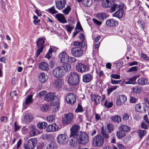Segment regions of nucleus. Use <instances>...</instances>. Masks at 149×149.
<instances>
[{"instance_id":"nucleus-1","label":"nucleus","mask_w":149,"mask_h":149,"mask_svg":"<svg viewBox=\"0 0 149 149\" xmlns=\"http://www.w3.org/2000/svg\"><path fill=\"white\" fill-rule=\"evenodd\" d=\"M79 126H73L70 129V137H73L79 143L85 144L89 141L88 136L85 132L79 131Z\"/></svg>"},{"instance_id":"nucleus-2","label":"nucleus","mask_w":149,"mask_h":149,"mask_svg":"<svg viewBox=\"0 0 149 149\" xmlns=\"http://www.w3.org/2000/svg\"><path fill=\"white\" fill-rule=\"evenodd\" d=\"M68 81L72 85H76L78 84L79 81V76L76 72H71L68 79Z\"/></svg>"},{"instance_id":"nucleus-3","label":"nucleus","mask_w":149,"mask_h":149,"mask_svg":"<svg viewBox=\"0 0 149 149\" xmlns=\"http://www.w3.org/2000/svg\"><path fill=\"white\" fill-rule=\"evenodd\" d=\"M54 76L57 78L63 77L65 74L64 68L61 66L55 68L53 71Z\"/></svg>"},{"instance_id":"nucleus-4","label":"nucleus","mask_w":149,"mask_h":149,"mask_svg":"<svg viewBox=\"0 0 149 149\" xmlns=\"http://www.w3.org/2000/svg\"><path fill=\"white\" fill-rule=\"evenodd\" d=\"M93 144L95 147H101L104 143V139L100 135L95 136L93 140Z\"/></svg>"},{"instance_id":"nucleus-5","label":"nucleus","mask_w":149,"mask_h":149,"mask_svg":"<svg viewBox=\"0 0 149 149\" xmlns=\"http://www.w3.org/2000/svg\"><path fill=\"white\" fill-rule=\"evenodd\" d=\"M68 136L66 134H61L58 135L57 141L59 144H64L68 143Z\"/></svg>"},{"instance_id":"nucleus-6","label":"nucleus","mask_w":149,"mask_h":149,"mask_svg":"<svg viewBox=\"0 0 149 149\" xmlns=\"http://www.w3.org/2000/svg\"><path fill=\"white\" fill-rule=\"evenodd\" d=\"M44 42L45 39L43 38L39 39L37 41L36 44L38 47V49L36 52V54L37 56L39 55L42 51L44 47Z\"/></svg>"},{"instance_id":"nucleus-7","label":"nucleus","mask_w":149,"mask_h":149,"mask_svg":"<svg viewBox=\"0 0 149 149\" xmlns=\"http://www.w3.org/2000/svg\"><path fill=\"white\" fill-rule=\"evenodd\" d=\"M71 52L72 55L76 57H80L82 55V49L80 47H75L72 49Z\"/></svg>"},{"instance_id":"nucleus-8","label":"nucleus","mask_w":149,"mask_h":149,"mask_svg":"<svg viewBox=\"0 0 149 149\" xmlns=\"http://www.w3.org/2000/svg\"><path fill=\"white\" fill-rule=\"evenodd\" d=\"M76 100V96L73 93H68L66 96V100L67 103L71 105L74 104Z\"/></svg>"},{"instance_id":"nucleus-9","label":"nucleus","mask_w":149,"mask_h":149,"mask_svg":"<svg viewBox=\"0 0 149 149\" xmlns=\"http://www.w3.org/2000/svg\"><path fill=\"white\" fill-rule=\"evenodd\" d=\"M73 117V115L72 113H68L66 114L63 119L62 122L63 124H69L72 120Z\"/></svg>"},{"instance_id":"nucleus-10","label":"nucleus","mask_w":149,"mask_h":149,"mask_svg":"<svg viewBox=\"0 0 149 149\" xmlns=\"http://www.w3.org/2000/svg\"><path fill=\"white\" fill-rule=\"evenodd\" d=\"M76 68L77 70L81 73L84 72L88 70V67L83 64L78 63L77 64Z\"/></svg>"},{"instance_id":"nucleus-11","label":"nucleus","mask_w":149,"mask_h":149,"mask_svg":"<svg viewBox=\"0 0 149 149\" xmlns=\"http://www.w3.org/2000/svg\"><path fill=\"white\" fill-rule=\"evenodd\" d=\"M37 143V140L36 139L33 138L29 139L28 141L27 148L33 149L36 146Z\"/></svg>"},{"instance_id":"nucleus-12","label":"nucleus","mask_w":149,"mask_h":149,"mask_svg":"<svg viewBox=\"0 0 149 149\" xmlns=\"http://www.w3.org/2000/svg\"><path fill=\"white\" fill-rule=\"evenodd\" d=\"M59 57L62 63H65L68 61L69 56L65 52L60 53L59 55Z\"/></svg>"},{"instance_id":"nucleus-13","label":"nucleus","mask_w":149,"mask_h":149,"mask_svg":"<svg viewBox=\"0 0 149 149\" xmlns=\"http://www.w3.org/2000/svg\"><path fill=\"white\" fill-rule=\"evenodd\" d=\"M58 129V126L54 123L48 125L46 128V131L48 132H54L57 131Z\"/></svg>"},{"instance_id":"nucleus-14","label":"nucleus","mask_w":149,"mask_h":149,"mask_svg":"<svg viewBox=\"0 0 149 149\" xmlns=\"http://www.w3.org/2000/svg\"><path fill=\"white\" fill-rule=\"evenodd\" d=\"M55 4L56 8L61 10L65 7L66 2L64 0H55Z\"/></svg>"},{"instance_id":"nucleus-15","label":"nucleus","mask_w":149,"mask_h":149,"mask_svg":"<svg viewBox=\"0 0 149 149\" xmlns=\"http://www.w3.org/2000/svg\"><path fill=\"white\" fill-rule=\"evenodd\" d=\"M29 128L30 130L29 134L31 136H33L37 135L38 131L34 125H29Z\"/></svg>"},{"instance_id":"nucleus-16","label":"nucleus","mask_w":149,"mask_h":149,"mask_svg":"<svg viewBox=\"0 0 149 149\" xmlns=\"http://www.w3.org/2000/svg\"><path fill=\"white\" fill-rule=\"evenodd\" d=\"M124 14V10L123 6L118 9L117 11L113 14V16L119 18H122Z\"/></svg>"},{"instance_id":"nucleus-17","label":"nucleus","mask_w":149,"mask_h":149,"mask_svg":"<svg viewBox=\"0 0 149 149\" xmlns=\"http://www.w3.org/2000/svg\"><path fill=\"white\" fill-rule=\"evenodd\" d=\"M55 17L58 21L64 24L67 23V21L65 20L63 15L61 13H58L55 15Z\"/></svg>"},{"instance_id":"nucleus-18","label":"nucleus","mask_w":149,"mask_h":149,"mask_svg":"<svg viewBox=\"0 0 149 149\" xmlns=\"http://www.w3.org/2000/svg\"><path fill=\"white\" fill-rule=\"evenodd\" d=\"M38 77L39 80L41 83L45 82L48 79V77L47 75L44 72L40 73Z\"/></svg>"},{"instance_id":"nucleus-19","label":"nucleus","mask_w":149,"mask_h":149,"mask_svg":"<svg viewBox=\"0 0 149 149\" xmlns=\"http://www.w3.org/2000/svg\"><path fill=\"white\" fill-rule=\"evenodd\" d=\"M101 98V97L97 95H93L91 97V101L96 105H97L100 103Z\"/></svg>"},{"instance_id":"nucleus-20","label":"nucleus","mask_w":149,"mask_h":149,"mask_svg":"<svg viewBox=\"0 0 149 149\" xmlns=\"http://www.w3.org/2000/svg\"><path fill=\"white\" fill-rule=\"evenodd\" d=\"M39 69L42 70L47 71L49 69V67L48 64L45 62H42L39 65Z\"/></svg>"},{"instance_id":"nucleus-21","label":"nucleus","mask_w":149,"mask_h":149,"mask_svg":"<svg viewBox=\"0 0 149 149\" xmlns=\"http://www.w3.org/2000/svg\"><path fill=\"white\" fill-rule=\"evenodd\" d=\"M34 118L33 115L31 113L25 115L24 116V120L27 123H30L32 121Z\"/></svg>"},{"instance_id":"nucleus-22","label":"nucleus","mask_w":149,"mask_h":149,"mask_svg":"<svg viewBox=\"0 0 149 149\" xmlns=\"http://www.w3.org/2000/svg\"><path fill=\"white\" fill-rule=\"evenodd\" d=\"M106 23L107 25L109 26H115L117 24L116 20L113 19H108Z\"/></svg>"},{"instance_id":"nucleus-23","label":"nucleus","mask_w":149,"mask_h":149,"mask_svg":"<svg viewBox=\"0 0 149 149\" xmlns=\"http://www.w3.org/2000/svg\"><path fill=\"white\" fill-rule=\"evenodd\" d=\"M118 129L125 134L130 130V128L127 125H121L119 126Z\"/></svg>"},{"instance_id":"nucleus-24","label":"nucleus","mask_w":149,"mask_h":149,"mask_svg":"<svg viewBox=\"0 0 149 149\" xmlns=\"http://www.w3.org/2000/svg\"><path fill=\"white\" fill-rule=\"evenodd\" d=\"M92 79V76L90 74H85L83 77V81L85 83L90 82Z\"/></svg>"},{"instance_id":"nucleus-25","label":"nucleus","mask_w":149,"mask_h":149,"mask_svg":"<svg viewBox=\"0 0 149 149\" xmlns=\"http://www.w3.org/2000/svg\"><path fill=\"white\" fill-rule=\"evenodd\" d=\"M54 98V94L53 93H50L47 94L45 96V100L47 102L52 100Z\"/></svg>"},{"instance_id":"nucleus-26","label":"nucleus","mask_w":149,"mask_h":149,"mask_svg":"<svg viewBox=\"0 0 149 149\" xmlns=\"http://www.w3.org/2000/svg\"><path fill=\"white\" fill-rule=\"evenodd\" d=\"M114 1V0H105V2L102 3L103 6L104 8L110 7L111 6L112 3Z\"/></svg>"},{"instance_id":"nucleus-27","label":"nucleus","mask_w":149,"mask_h":149,"mask_svg":"<svg viewBox=\"0 0 149 149\" xmlns=\"http://www.w3.org/2000/svg\"><path fill=\"white\" fill-rule=\"evenodd\" d=\"M106 14L103 13H98L96 15L97 18L101 21L104 20V18H106Z\"/></svg>"},{"instance_id":"nucleus-28","label":"nucleus","mask_w":149,"mask_h":149,"mask_svg":"<svg viewBox=\"0 0 149 149\" xmlns=\"http://www.w3.org/2000/svg\"><path fill=\"white\" fill-rule=\"evenodd\" d=\"M53 105V109L54 110H53V111L54 112H56L58 110L59 108V101L58 99H57L56 101L55 102V103L54 102Z\"/></svg>"},{"instance_id":"nucleus-29","label":"nucleus","mask_w":149,"mask_h":149,"mask_svg":"<svg viewBox=\"0 0 149 149\" xmlns=\"http://www.w3.org/2000/svg\"><path fill=\"white\" fill-rule=\"evenodd\" d=\"M57 148V144L54 142H51L47 147V149H55Z\"/></svg>"},{"instance_id":"nucleus-30","label":"nucleus","mask_w":149,"mask_h":149,"mask_svg":"<svg viewBox=\"0 0 149 149\" xmlns=\"http://www.w3.org/2000/svg\"><path fill=\"white\" fill-rule=\"evenodd\" d=\"M148 81V79L145 78H139L138 80V82L139 84L141 85H145L147 83Z\"/></svg>"},{"instance_id":"nucleus-31","label":"nucleus","mask_w":149,"mask_h":149,"mask_svg":"<svg viewBox=\"0 0 149 149\" xmlns=\"http://www.w3.org/2000/svg\"><path fill=\"white\" fill-rule=\"evenodd\" d=\"M136 79V77H134L128 79V81L125 82V83L126 84H132L134 85L135 83Z\"/></svg>"},{"instance_id":"nucleus-32","label":"nucleus","mask_w":149,"mask_h":149,"mask_svg":"<svg viewBox=\"0 0 149 149\" xmlns=\"http://www.w3.org/2000/svg\"><path fill=\"white\" fill-rule=\"evenodd\" d=\"M132 92L135 94L139 93L142 91L141 88L140 86H137L134 87L132 90Z\"/></svg>"},{"instance_id":"nucleus-33","label":"nucleus","mask_w":149,"mask_h":149,"mask_svg":"<svg viewBox=\"0 0 149 149\" xmlns=\"http://www.w3.org/2000/svg\"><path fill=\"white\" fill-rule=\"evenodd\" d=\"M92 0H83L82 4L85 7H89L92 4Z\"/></svg>"},{"instance_id":"nucleus-34","label":"nucleus","mask_w":149,"mask_h":149,"mask_svg":"<svg viewBox=\"0 0 149 149\" xmlns=\"http://www.w3.org/2000/svg\"><path fill=\"white\" fill-rule=\"evenodd\" d=\"M47 11L52 15H54L58 13V11L56 10L55 7L54 6H53L49 8Z\"/></svg>"},{"instance_id":"nucleus-35","label":"nucleus","mask_w":149,"mask_h":149,"mask_svg":"<svg viewBox=\"0 0 149 149\" xmlns=\"http://www.w3.org/2000/svg\"><path fill=\"white\" fill-rule=\"evenodd\" d=\"M63 83L61 79H58L55 81L54 85L57 88H60L62 86Z\"/></svg>"},{"instance_id":"nucleus-36","label":"nucleus","mask_w":149,"mask_h":149,"mask_svg":"<svg viewBox=\"0 0 149 149\" xmlns=\"http://www.w3.org/2000/svg\"><path fill=\"white\" fill-rule=\"evenodd\" d=\"M32 97V95H30L27 97L25 102V104L26 105H29L33 102Z\"/></svg>"},{"instance_id":"nucleus-37","label":"nucleus","mask_w":149,"mask_h":149,"mask_svg":"<svg viewBox=\"0 0 149 149\" xmlns=\"http://www.w3.org/2000/svg\"><path fill=\"white\" fill-rule=\"evenodd\" d=\"M116 135L118 139H122L125 136V134L119 130L117 132Z\"/></svg>"},{"instance_id":"nucleus-38","label":"nucleus","mask_w":149,"mask_h":149,"mask_svg":"<svg viewBox=\"0 0 149 149\" xmlns=\"http://www.w3.org/2000/svg\"><path fill=\"white\" fill-rule=\"evenodd\" d=\"M112 120L115 122L119 123L121 121V118L118 116H112L111 118Z\"/></svg>"},{"instance_id":"nucleus-39","label":"nucleus","mask_w":149,"mask_h":149,"mask_svg":"<svg viewBox=\"0 0 149 149\" xmlns=\"http://www.w3.org/2000/svg\"><path fill=\"white\" fill-rule=\"evenodd\" d=\"M111 10L112 12L114 11L116 9L118 8L119 9L121 8L122 6H121V5H118L117 4H113L112 6H111Z\"/></svg>"},{"instance_id":"nucleus-40","label":"nucleus","mask_w":149,"mask_h":149,"mask_svg":"<svg viewBox=\"0 0 149 149\" xmlns=\"http://www.w3.org/2000/svg\"><path fill=\"white\" fill-rule=\"evenodd\" d=\"M136 110L139 112H143V110L142 109V104H136L135 106Z\"/></svg>"},{"instance_id":"nucleus-41","label":"nucleus","mask_w":149,"mask_h":149,"mask_svg":"<svg viewBox=\"0 0 149 149\" xmlns=\"http://www.w3.org/2000/svg\"><path fill=\"white\" fill-rule=\"evenodd\" d=\"M47 125V123L43 122L38 123L37 125V126L39 129H42L45 128Z\"/></svg>"},{"instance_id":"nucleus-42","label":"nucleus","mask_w":149,"mask_h":149,"mask_svg":"<svg viewBox=\"0 0 149 149\" xmlns=\"http://www.w3.org/2000/svg\"><path fill=\"white\" fill-rule=\"evenodd\" d=\"M63 66L64 68V70H65L67 71H69L71 70V66L69 64L65 63L64 64V66Z\"/></svg>"},{"instance_id":"nucleus-43","label":"nucleus","mask_w":149,"mask_h":149,"mask_svg":"<svg viewBox=\"0 0 149 149\" xmlns=\"http://www.w3.org/2000/svg\"><path fill=\"white\" fill-rule=\"evenodd\" d=\"M146 134V131L144 130H139L138 132V134L139 137L141 139Z\"/></svg>"},{"instance_id":"nucleus-44","label":"nucleus","mask_w":149,"mask_h":149,"mask_svg":"<svg viewBox=\"0 0 149 149\" xmlns=\"http://www.w3.org/2000/svg\"><path fill=\"white\" fill-rule=\"evenodd\" d=\"M65 27L67 31L70 33L72 32V30L74 28V26L70 24H67L65 25Z\"/></svg>"},{"instance_id":"nucleus-45","label":"nucleus","mask_w":149,"mask_h":149,"mask_svg":"<svg viewBox=\"0 0 149 149\" xmlns=\"http://www.w3.org/2000/svg\"><path fill=\"white\" fill-rule=\"evenodd\" d=\"M70 137H71L70 136ZM72 137L73 138H72L70 140V144L71 146L74 147L77 144V141H76V140H77L76 139H74L73 137Z\"/></svg>"},{"instance_id":"nucleus-46","label":"nucleus","mask_w":149,"mask_h":149,"mask_svg":"<svg viewBox=\"0 0 149 149\" xmlns=\"http://www.w3.org/2000/svg\"><path fill=\"white\" fill-rule=\"evenodd\" d=\"M54 52V50L52 48L49 49L48 53L46 55V57L49 59L52 56V53Z\"/></svg>"},{"instance_id":"nucleus-47","label":"nucleus","mask_w":149,"mask_h":149,"mask_svg":"<svg viewBox=\"0 0 149 149\" xmlns=\"http://www.w3.org/2000/svg\"><path fill=\"white\" fill-rule=\"evenodd\" d=\"M71 10V8L69 6H68L63 11V13L65 15H67L68 14Z\"/></svg>"},{"instance_id":"nucleus-48","label":"nucleus","mask_w":149,"mask_h":149,"mask_svg":"<svg viewBox=\"0 0 149 149\" xmlns=\"http://www.w3.org/2000/svg\"><path fill=\"white\" fill-rule=\"evenodd\" d=\"M47 121L52 122L55 120V116L54 115L49 116L47 117Z\"/></svg>"},{"instance_id":"nucleus-49","label":"nucleus","mask_w":149,"mask_h":149,"mask_svg":"<svg viewBox=\"0 0 149 149\" xmlns=\"http://www.w3.org/2000/svg\"><path fill=\"white\" fill-rule=\"evenodd\" d=\"M84 111L82 106L79 104H78L77 108L75 110L76 112H81Z\"/></svg>"},{"instance_id":"nucleus-50","label":"nucleus","mask_w":149,"mask_h":149,"mask_svg":"<svg viewBox=\"0 0 149 149\" xmlns=\"http://www.w3.org/2000/svg\"><path fill=\"white\" fill-rule=\"evenodd\" d=\"M113 105V104L112 102H107V100H106L104 104V105L105 106L107 107L108 108H109L111 107H112V106Z\"/></svg>"},{"instance_id":"nucleus-51","label":"nucleus","mask_w":149,"mask_h":149,"mask_svg":"<svg viewBox=\"0 0 149 149\" xmlns=\"http://www.w3.org/2000/svg\"><path fill=\"white\" fill-rule=\"evenodd\" d=\"M83 44L84 45V43L81 42H74V43L73 45L75 46H78V47H82Z\"/></svg>"},{"instance_id":"nucleus-52","label":"nucleus","mask_w":149,"mask_h":149,"mask_svg":"<svg viewBox=\"0 0 149 149\" xmlns=\"http://www.w3.org/2000/svg\"><path fill=\"white\" fill-rule=\"evenodd\" d=\"M137 70V66H134L130 68L127 71V72H130L136 71Z\"/></svg>"},{"instance_id":"nucleus-53","label":"nucleus","mask_w":149,"mask_h":149,"mask_svg":"<svg viewBox=\"0 0 149 149\" xmlns=\"http://www.w3.org/2000/svg\"><path fill=\"white\" fill-rule=\"evenodd\" d=\"M107 127L108 132L111 133L113 130V126L111 124H108L107 125Z\"/></svg>"},{"instance_id":"nucleus-54","label":"nucleus","mask_w":149,"mask_h":149,"mask_svg":"<svg viewBox=\"0 0 149 149\" xmlns=\"http://www.w3.org/2000/svg\"><path fill=\"white\" fill-rule=\"evenodd\" d=\"M119 97L120 98L122 102H123V103L124 104L127 100L126 97L125 95H120Z\"/></svg>"},{"instance_id":"nucleus-55","label":"nucleus","mask_w":149,"mask_h":149,"mask_svg":"<svg viewBox=\"0 0 149 149\" xmlns=\"http://www.w3.org/2000/svg\"><path fill=\"white\" fill-rule=\"evenodd\" d=\"M46 93V91L45 90H44L40 92L37 96L39 98H40L42 96H43Z\"/></svg>"},{"instance_id":"nucleus-56","label":"nucleus","mask_w":149,"mask_h":149,"mask_svg":"<svg viewBox=\"0 0 149 149\" xmlns=\"http://www.w3.org/2000/svg\"><path fill=\"white\" fill-rule=\"evenodd\" d=\"M111 78L116 79H119L120 78V76L119 75L116 74H112L111 75Z\"/></svg>"},{"instance_id":"nucleus-57","label":"nucleus","mask_w":149,"mask_h":149,"mask_svg":"<svg viewBox=\"0 0 149 149\" xmlns=\"http://www.w3.org/2000/svg\"><path fill=\"white\" fill-rule=\"evenodd\" d=\"M121 81V80H116L111 79V83L113 84H116L120 83Z\"/></svg>"},{"instance_id":"nucleus-58","label":"nucleus","mask_w":149,"mask_h":149,"mask_svg":"<svg viewBox=\"0 0 149 149\" xmlns=\"http://www.w3.org/2000/svg\"><path fill=\"white\" fill-rule=\"evenodd\" d=\"M129 116L127 113H125L123 115V119L124 120H127L129 119Z\"/></svg>"},{"instance_id":"nucleus-59","label":"nucleus","mask_w":149,"mask_h":149,"mask_svg":"<svg viewBox=\"0 0 149 149\" xmlns=\"http://www.w3.org/2000/svg\"><path fill=\"white\" fill-rule=\"evenodd\" d=\"M141 57L145 60L146 61H148L149 60V58L146 55L143 54L142 53H141Z\"/></svg>"},{"instance_id":"nucleus-60","label":"nucleus","mask_w":149,"mask_h":149,"mask_svg":"<svg viewBox=\"0 0 149 149\" xmlns=\"http://www.w3.org/2000/svg\"><path fill=\"white\" fill-rule=\"evenodd\" d=\"M68 61V62H74L76 61V59L74 57H69V56Z\"/></svg>"},{"instance_id":"nucleus-61","label":"nucleus","mask_w":149,"mask_h":149,"mask_svg":"<svg viewBox=\"0 0 149 149\" xmlns=\"http://www.w3.org/2000/svg\"><path fill=\"white\" fill-rule=\"evenodd\" d=\"M116 104L118 105H121L123 104V102H122L120 98L119 97L117 99L116 101Z\"/></svg>"},{"instance_id":"nucleus-62","label":"nucleus","mask_w":149,"mask_h":149,"mask_svg":"<svg viewBox=\"0 0 149 149\" xmlns=\"http://www.w3.org/2000/svg\"><path fill=\"white\" fill-rule=\"evenodd\" d=\"M40 109L43 111H47L48 109V107L46 105H43L40 107Z\"/></svg>"},{"instance_id":"nucleus-63","label":"nucleus","mask_w":149,"mask_h":149,"mask_svg":"<svg viewBox=\"0 0 149 149\" xmlns=\"http://www.w3.org/2000/svg\"><path fill=\"white\" fill-rule=\"evenodd\" d=\"M79 38L81 40V41L82 42H84V34L82 33H81L79 34Z\"/></svg>"},{"instance_id":"nucleus-64","label":"nucleus","mask_w":149,"mask_h":149,"mask_svg":"<svg viewBox=\"0 0 149 149\" xmlns=\"http://www.w3.org/2000/svg\"><path fill=\"white\" fill-rule=\"evenodd\" d=\"M93 21L94 22V23L97 24L98 25H100L102 24L101 21H99L95 19H93Z\"/></svg>"}]
</instances>
